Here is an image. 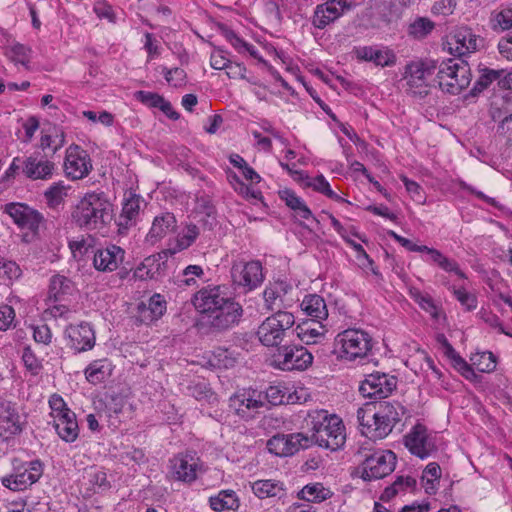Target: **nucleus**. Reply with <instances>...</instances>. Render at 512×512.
I'll list each match as a JSON object with an SVG mask.
<instances>
[{
  "label": "nucleus",
  "mask_w": 512,
  "mask_h": 512,
  "mask_svg": "<svg viewBox=\"0 0 512 512\" xmlns=\"http://www.w3.org/2000/svg\"><path fill=\"white\" fill-rule=\"evenodd\" d=\"M195 308L201 313L204 326L212 331H225L239 323L243 309L228 296L222 286L206 287L198 291L193 298Z\"/></svg>",
  "instance_id": "f257e3e1"
},
{
  "label": "nucleus",
  "mask_w": 512,
  "mask_h": 512,
  "mask_svg": "<svg viewBox=\"0 0 512 512\" xmlns=\"http://www.w3.org/2000/svg\"><path fill=\"white\" fill-rule=\"evenodd\" d=\"M113 219V204L104 192L86 193L72 207V223L85 231H100Z\"/></svg>",
  "instance_id": "f03ea898"
},
{
  "label": "nucleus",
  "mask_w": 512,
  "mask_h": 512,
  "mask_svg": "<svg viewBox=\"0 0 512 512\" xmlns=\"http://www.w3.org/2000/svg\"><path fill=\"white\" fill-rule=\"evenodd\" d=\"M404 407L399 402H380L378 406L360 407L357 410V421L361 433L370 439H383L401 420Z\"/></svg>",
  "instance_id": "7ed1b4c3"
},
{
  "label": "nucleus",
  "mask_w": 512,
  "mask_h": 512,
  "mask_svg": "<svg viewBox=\"0 0 512 512\" xmlns=\"http://www.w3.org/2000/svg\"><path fill=\"white\" fill-rule=\"evenodd\" d=\"M312 435V445L317 444L331 451L341 449L346 442L345 426L336 414L326 410H314L308 413Z\"/></svg>",
  "instance_id": "20e7f679"
},
{
  "label": "nucleus",
  "mask_w": 512,
  "mask_h": 512,
  "mask_svg": "<svg viewBox=\"0 0 512 512\" xmlns=\"http://www.w3.org/2000/svg\"><path fill=\"white\" fill-rule=\"evenodd\" d=\"M471 80V69L464 60L450 58L436 62L435 82L443 92L457 95L470 85Z\"/></svg>",
  "instance_id": "39448f33"
},
{
  "label": "nucleus",
  "mask_w": 512,
  "mask_h": 512,
  "mask_svg": "<svg viewBox=\"0 0 512 512\" xmlns=\"http://www.w3.org/2000/svg\"><path fill=\"white\" fill-rule=\"evenodd\" d=\"M294 324L295 317L291 312L279 310L262 321L256 335L264 346L276 347L292 332Z\"/></svg>",
  "instance_id": "423d86ee"
},
{
  "label": "nucleus",
  "mask_w": 512,
  "mask_h": 512,
  "mask_svg": "<svg viewBox=\"0 0 512 512\" xmlns=\"http://www.w3.org/2000/svg\"><path fill=\"white\" fill-rule=\"evenodd\" d=\"M335 349L341 359L347 361L362 359L372 349V338L364 330L350 328L336 336Z\"/></svg>",
  "instance_id": "0eeeda50"
},
{
  "label": "nucleus",
  "mask_w": 512,
  "mask_h": 512,
  "mask_svg": "<svg viewBox=\"0 0 512 512\" xmlns=\"http://www.w3.org/2000/svg\"><path fill=\"white\" fill-rule=\"evenodd\" d=\"M397 463V457L391 450H377L367 456L361 465V477L365 481L382 479L391 474Z\"/></svg>",
  "instance_id": "6e6552de"
},
{
  "label": "nucleus",
  "mask_w": 512,
  "mask_h": 512,
  "mask_svg": "<svg viewBox=\"0 0 512 512\" xmlns=\"http://www.w3.org/2000/svg\"><path fill=\"white\" fill-rule=\"evenodd\" d=\"M264 395L255 389H242L229 398V409L244 421L255 417L264 406Z\"/></svg>",
  "instance_id": "1a4fd4ad"
},
{
  "label": "nucleus",
  "mask_w": 512,
  "mask_h": 512,
  "mask_svg": "<svg viewBox=\"0 0 512 512\" xmlns=\"http://www.w3.org/2000/svg\"><path fill=\"white\" fill-rule=\"evenodd\" d=\"M313 361L312 354L300 345H285L273 355V365L284 371L305 370Z\"/></svg>",
  "instance_id": "9d476101"
},
{
  "label": "nucleus",
  "mask_w": 512,
  "mask_h": 512,
  "mask_svg": "<svg viewBox=\"0 0 512 512\" xmlns=\"http://www.w3.org/2000/svg\"><path fill=\"white\" fill-rule=\"evenodd\" d=\"M435 61H414L406 65L404 79L408 91L419 97L428 94V79L435 75Z\"/></svg>",
  "instance_id": "9b49d317"
},
{
  "label": "nucleus",
  "mask_w": 512,
  "mask_h": 512,
  "mask_svg": "<svg viewBox=\"0 0 512 512\" xmlns=\"http://www.w3.org/2000/svg\"><path fill=\"white\" fill-rule=\"evenodd\" d=\"M266 446L270 453L279 457H287L296 454L300 450L310 448L312 440L308 435L301 432L277 434L267 441Z\"/></svg>",
  "instance_id": "f8f14e48"
},
{
  "label": "nucleus",
  "mask_w": 512,
  "mask_h": 512,
  "mask_svg": "<svg viewBox=\"0 0 512 512\" xmlns=\"http://www.w3.org/2000/svg\"><path fill=\"white\" fill-rule=\"evenodd\" d=\"M43 474V464L39 460L24 463L15 472L2 479V484L13 491H22L36 483Z\"/></svg>",
  "instance_id": "ddd939ff"
},
{
  "label": "nucleus",
  "mask_w": 512,
  "mask_h": 512,
  "mask_svg": "<svg viewBox=\"0 0 512 512\" xmlns=\"http://www.w3.org/2000/svg\"><path fill=\"white\" fill-rule=\"evenodd\" d=\"M397 386V378L386 373L374 372L361 382L359 391L365 398H387Z\"/></svg>",
  "instance_id": "4468645a"
},
{
  "label": "nucleus",
  "mask_w": 512,
  "mask_h": 512,
  "mask_svg": "<svg viewBox=\"0 0 512 512\" xmlns=\"http://www.w3.org/2000/svg\"><path fill=\"white\" fill-rule=\"evenodd\" d=\"M201 461L195 452L179 453L170 459V474L173 479L182 482H193L201 469Z\"/></svg>",
  "instance_id": "2eb2a0df"
},
{
  "label": "nucleus",
  "mask_w": 512,
  "mask_h": 512,
  "mask_svg": "<svg viewBox=\"0 0 512 512\" xmlns=\"http://www.w3.org/2000/svg\"><path fill=\"white\" fill-rule=\"evenodd\" d=\"M293 287L286 281L278 280L266 286L263 291V298L266 309L279 311L282 308L291 307L294 299L291 296Z\"/></svg>",
  "instance_id": "dca6fc26"
},
{
  "label": "nucleus",
  "mask_w": 512,
  "mask_h": 512,
  "mask_svg": "<svg viewBox=\"0 0 512 512\" xmlns=\"http://www.w3.org/2000/svg\"><path fill=\"white\" fill-rule=\"evenodd\" d=\"M404 444L411 454L425 459L436 451L433 438L424 425L417 424L405 435Z\"/></svg>",
  "instance_id": "f3484780"
},
{
  "label": "nucleus",
  "mask_w": 512,
  "mask_h": 512,
  "mask_svg": "<svg viewBox=\"0 0 512 512\" xmlns=\"http://www.w3.org/2000/svg\"><path fill=\"white\" fill-rule=\"evenodd\" d=\"M231 276L234 284L253 290L264 280L262 265L253 260L247 263L237 262L231 268Z\"/></svg>",
  "instance_id": "a211bd4d"
},
{
  "label": "nucleus",
  "mask_w": 512,
  "mask_h": 512,
  "mask_svg": "<svg viewBox=\"0 0 512 512\" xmlns=\"http://www.w3.org/2000/svg\"><path fill=\"white\" fill-rule=\"evenodd\" d=\"M64 169L69 178L83 179L92 169L88 153L78 145H71L66 150Z\"/></svg>",
  "instance_id": "6ab92c4d"
},
{
  "label": "nucleus",
  "mask_w": 512,
  "mask_h": 512,
  "mask_svg": "<svg viewBox=\"0 0 512 512\" xmlns=\"http://www.w3.org/2000/svg\"><path fill=\"white\" fill-rule=\"evenodd\" d=\"M5 212L13 219L14 223L22 229H28L37 233L43 216L36 210L22 203H9L5 206Z\"/></svg>",
  "instance_id": "aec40b11"
},
{
  "label": "nucleus",
  "mask_w": 512,
  "mask_h": 512,
  "mask_svg": "<svg viewBox=\"0 0 512 512\" xmlns=\"http://www.w3.org/2000/svg\"><path fill=\"white\" fill-rule=\"evenodd\" d=\"M68 346L76 353L91 350L96 341L95 332L89 323L69 325L65 330Z\"/></svg>",
  "instance_id": "412c9836"
},
{
  "label": "nucleus",
  "mask_w": 512,
  "mask_h": 512,
  "mask_svg": "<svg viewBox=\"0 0 512 512\" xmlns=\"http://www.w3.org/2000/svg\"><path fill=\"white\" fill-rule=\"evenodd\" d=\"M23 424L16 404L11 401L0 400V436L9 439L20 434L23 430Z\"/></svg>",
  "instance_id": "4be33fe9"
},
{
  "label": "nucleus",
  "mask_w": 512,
  "mask_h": 512,
  "mask_svg": "<svg viewBox=\"0 0 512 512\" xmlns=\"http://www.w3.org/2000/svg\"><path fill=\"white\" fill-rule=\"evenodd\" d=\"M125 259V250L120 246L110 244L94 252L93 266L100 272L116 271Z\"/></svg>",
  "instance_id": "5701e85b"
},
{
  "label": "nucleus",
  "mask_w": 512,
  "mask_h": 512,
  "mask_svg": "<svg viewBox=\"0 0 512 512\" xmlns=\"http://www.w3.org/2000/svg\"><path fill=\"white\" fill-rule=\"evenodd\" d=\"M55 164L37 156H29L23 162V173L32 180H48L52 177Z\"/></svg>",
  "instance_id": "b1692460"
},
{
  "label": "nucleus",
  "mask_w": 512,
  "mask_h": 512,
  "mask_svg": "<svg viewBox=\"0 0 512 512\" xmlns=\"http://www.w3.org/2000/svg\"><path fill=\"white\" fill-rule=\"evenodd\" d=\"M253 494L259 499L278 498L286 496L283 482L275 479H263L250 483Z\"/></svg>",
  "instance_id": "393cba45"
},
{
  "label": "nucleus",
  "mask_w": 512,
  "mask_h": 512,
  "mask_svg": "<svg viewBox=\"0 0 512 512\" xmlns=\"http://www.w3.org/2000/svg\"><path fill=\"white\" fill-rule=\"evenodd\" d=\"M53 426L59 437L65 442H74L79 434L78 423L74 412H66L53 420Z\"/></svg>",
  "instance_id": "a878e982"
},
{
  "label": "nucleus",
  "mask_w": 512,
  "mask_h": 512,
  "mask_svg": "<svg viewBox=\"0 0 512 512\" xmlns=\"http://www.w3.org/2000/svg\"><path fill=\"white\" fill-rule=\"evenodd\" d=\"M83 485L87 486L90 493H102L110 489L111 484L107 479L106 471L97 466L85 469Z\"/></svg>",
  "instance_id": "bb28decb"
},
{
  "label": "nucleus",
  "mask_w": 512,
  "mask_h": 512,
  "mask_svg": "<svg viewBox=\"0 0 512 512\" xmlns=\"http://www.w3.org/2000/svg\"><path fill=\"white\" fill-rule=\"evenodd\" d=\"M341 17L340 9L334 5L332 0L319 4L315 7L312 24L315 28L324 29L331 23H334Z\"/></svg>",
  "instance_id": "cd10ccee"
},
{
  "label": "nucleus",
  "mask_w": 512,
  "mask_h": 512,
  "mask_svg": "<svg viewBox=\"0 0 512 512\" xmlns=\"http://www.w3.org/2000/svg\"><path fill=\"white\" fill-rule=\"evenodd\" d=\"M175 227V216L170 212L162 213L154 218L147 237L152 243H154L172 232Z\"/></svg>",
  "instance_id": "c85d7f7f"
},
{
  "label": "nucleus",
  "mask_w": 512,
  "mask_h": 512,
  "mask_svg": "<svg viewBox=\"0 0 512 512\" xmlns=\"http://www.w3.org/2000/svg\"><path fill=\"white\" fill-rule=\"evenodd\" d=\"M300 306L302 311L316 322L326 320L328 317V309L325 300L320 295H306Z\"/></svg>",
  "instance_id": "c756f323"
},
{
  "label": "nucleus",
  "mask_w": 512,
  "mask_h": 512,
  "mask_svg": "<svg viewBox=\"0 0 512 512\" xmlns=\"http://www.w3.org/2000/svg\"><path fill=\"white\" fill-rule=\"evenodd\" d=\"M75 290L74 283L64 275H54L50 279L48 299L54 302L62 301Z\"/></svg>",
  "instance_id": "7c9ffc66"
},
{
  "label": "nucleus",
  "mask_w": 512,
  "mask_h": 512,
  "mask_svg": "<svg viewBox=\"0 0 512 512\" xmlns=\"http://www.w3.org/2000/svg\"><path fill=\"white\" fill-rule=\"evenodd\" d=\"M65 144V133L57 125H52L42 131L40 146L43 150L49 149L52 153L57 152Z\"/></svg>",
  "instance_id": "2f4dec72"
},
{
  "label": "nucleus",
  "mask_w": 512,
  "mask_h": 512,
  "mask_svg": "<svg viewBox=\"0 0 512 512\" xmlns=\"http://www.w3.org/2000/svg\"><path fill=\"white\" fill-rule=\"evenodd\" d=\"M210 507L217 512L237 510L240 500L233 490H222L217 495L209 498Z\"/></svg>",
  "instance_id": "473e14b6"
},
{
  "label": "nucleus",
  "mask_w": 512,
  "mask_h": 512,
  "mask_svg": "<svg viewBox=\"0 0 512 512\" xmlns=\"http://www.w3.org/2000/svg\"><path fill=\"white\" fill-rule=\"evenodd\" d=\"M140 211V198L136 195L130 196L122 207V212L118 219L119 229H128L136 221Z\"/></svg>",
  "instance_id": "72a5a7b5"
},
{
  "label": "nucleus",
  "mask_w": 512,
  "mask_h": 512,
  "mask_svg": "<svg viewBox=\"0 0 512 512\" xmlns=\"http://www.w3.org/2000/svg\"><path fill=\"white\" fill-rule=\"evenodd\" d=\"M111 364L107 359H99L90 363L85 371L86 380L91 384L103 382L111 374Z\"/></svg>",
  "instance_id": "f704fd0d"
},
{
  "label": "nucleus",
  "mask_w": 512,
  "mask_h": 512,
  "mask_svg": "<svg viewBox=\"0 0 512 512\" xmlns=\"http://www.w3.org/2000/svg\"><path fill=\"white\" fill-rule=\"evenodd\" d=\"M456 52L459 55L471 53L478 49V43L482 40L471 31L469 28H461L455 35Z\"/></svg>",
  "instance_id": "c9c22d12"
},
{
  "label": "nucleus",
  "mask_w": 512,
  "mask_h": 512,
  "mask_svg": "<svg viewBox=\"0 0 512 512\" xmlns=\"http://www.w3.org/2000/svg\"><path fill=\"white\" fill-rule=\"evenodd\" d=\"M296 330L297 336L305 344L317 343L318 339L324 337L326 331L321 322H316L314 320H312L311 323L305 322L301 325H298Z\"/></svg>",
  "instance_id": "e433bc0d"
},
{
  "label": "nucleus",
  "mask_w": 512,
  "mask_h": 512,
  "mask_svg": "<svg viewBox=\"0 0 512 512\" xmlns=\"http://www.w3.org/2000/svg\"><path fill=\"white\" fill-rule=\"evenodd\" d=\"M333 493L322 483H310L305 485L299 492L300 498L309 502H322L329 499Z\"/></svg>",
  "instance_id": "4c0bfd02"
},
{
  "label": "nucleus",
  "mask_w": 512,
  "mask_h": 512,
  "mask_svg": "<svg viewBox=\"0 0 512 512\" xmlns=\"http://www.w3.org/2000/svg\"><path fill=\"white\" fill-rule=\"evenodd\" d=\"M409 295L433 319L437 320L439 318L440 308L429 294L421 292L418 288L411 287Z\"/></svg>",
  "instance_id": "58836bf2"
},
{
  "label": "nucleus",
  "mask_w": 512,
  "mask_h": 512,
  "mask_svg": "<svg viewBox=\"0 0 512 512\" xmlns=\"http://www.w3.org/2000/svg\"><path fill=\"white\" fill-rule=\"evenodd\" d=\"M126 406V400L124 397L115 395V396H109L106 399L105 402V409L103 411H100L99 417L102 418H108L111 425H116V421L118 418V415L121 414Z\"/></svg>",
  "instance_id": "ea45409f"
},
{
  "label": "nucleus",
  "mask_w": 512,
  "mask_h": 512,
  "mask_svg": "<svg viewBox=\"0 0 512 512\" xmlns=\"http://www.w3.org/2000/svg\"><path fill=\"white\" fill-rule=\"evenodd\" d=\"M160 256L152 255L134 270V277L139 280L154 279L160 270Z\"/></svg>",
  "instance_id": "a19ab883"
},
{
  "label": "nucleus",
  "mask_w": 512,
  "mask_h": 512,
  "mask_svg": "<svg viewBox=\"0 0 512 512\" xmlns=\"http://www.w3.org/2000/svg\"><path fill=\"white\" fill-rule=\"evenodd\" d=\"M416 486L415 478L411 476H398L395 481L388 487L385 488L381 499L390 500L399 492H405L409 489H413Z\"/></svg>",
  "instance_id": "79ce46f5"
},
{
  "label": "nucleus",
  "mask_w": 512,
  "mask_h": 512,
  "mask_svg": "<svg viewBox=\"0 0 512 512\" xmlns=\"http://www.w3.org/2000/svg\"><path fill=\"white\" fill-rule=\"evenodd\" d=\"M472 365L476 367V369L483 373H490L496 369L497 360L495 355L490 351H484L475 353L471 357Z\"/></svg>",
  "instance_id": "37998d69"
},
{
  "label": "nucleus",
  "mask_w": 512,
  "mask_h": 512,
  "mask_svg": "<svg viewBox=\"0 0 512 512\" xmlns=\"http://www.w3.org/2000/svg\"><path fill=\"white\" fill-rule=\"evenodd\" d=\"M46 203L50 208H57L67 197V187L62 183H54L44 193Z\"/></svg>",
  "instance_id": "c03bdc74"
},
{
  "label": "nucleus",
  "mask_w": 512,
  "mask_h": 512,
  "mask_svg": "<svg viewBox=\"0 0 512 512\" xmlns=\"http://www.w3.org/2000/svg\"><path fill=\"white\" fill-rule=\"evenodd\" d=\"M307 185L309 187H312L315 191L325 195L326 197L337 201V202H344L345 200L339 196L337 193H335L331 187L329 182L326 180V178L323 175H319L313 179H311Z\"/></svg>",
  "instance_id": "a18cd8bd"
},
{
  "label": "nucleus",
  "mask_w": 512,
  "mask_h": 512,
  "mask_svg": "<svg viewBox=\"0 0 512 512\" xmlns=\"http://www.w3.org/2000/svg\"><path fill=\"white\" fill-rule=\"evenodd\" d=\"M6 54L15 64L27 66L31 58V49L23 44L16 43L7 49Z\"/></svg>",
  "instance_id": "49530a36"
},
{
  "label": "nucleus",
  "mask_w": 512,
  "mask_h": 512,
  "mask_svg": "<svg viewBox=\"0 0 512 512\" xmlns=\"http://www.w3.org/2000/svg\"><path fill=\"white\" fill-rule=\"evenodd\" d=\"M199 236V228L194 224L187 225L179 233L176 242V248L181 251L190 247Z\"/></svg>",
  "instance_id": "de8ad7c7"
},
{
  "label": "nucleus",
  "mask_w": 512,
  "mask_h": 512,
  "mask_svg": "<svg viewBox=\"0 0 512 512\" xmlns=\"http://www.w3.org/2000/svg\"><path fill=\"white\" fill-rule=\"evenodd\" d=\"M434 29V23L428 18H417L409 25L408 34L414 38H424Z\"/></svg>",
  "instance_id": "09e8293b"
},
{
  "label": "nucleus",
  "mask_w": 512,
  "mask_h": 512,
  "mask_svg": "<svg viewBox=\"0 0 512 512\" xmlns=\"http://www.w3.org/2000/svg\"><path fill=\"white\" fill-rule=\"evenodd\" d=\"M503 71L485 69L472 88V93L476 94L486 89L493 81L502 78Z\"/></svg>",
  "instance_id": "8fccbe9b"
},
{
  "label": "nucleus",
  "mask_w": 512,
  "mask_h": 512,
  "mask_svg": "<svg viewBox=\"0 0 512 512\" xmlns=\"http://www.w3.org/2000/svg\"><path fill=\"white\" fill-rule=\"evenodd\" d=\"M440 477L441 468L438 463L431 462L425 467L422 481H425V489L427 492H429V490H435L434 482L439 481Z\"/></svg>",
  "instance_id": "3c124183"
},
{
  "label": "nucleus",
  "mask_w": 512,
  "mask_h": 512,
  "mask_svg": "<svg viewBox=\"0 0 512 512\" xmlns=\"http://www.w3.org/2000/svg\"><path fill=\"white\" fill-rule=\"evenodd\" d=\"M452 292L460 304L467 310L472 311L477 307V298L464 288L452 287Z\"/></svg>",
  "instance_id": "603ef678"
},
{
  "label": "nucleus",
  "mask_w": 512,
  "mask_h": 512,
  "mask_svg": "<svg viewBox=\"0 0 512 512\" xmlns=\"http://www.w3.org/2000/svg\"><path fill=\"white\" fill-rule=\"evenodd\" d=\"M497 134L506 145L512 147V112L500 121Z\"/></svg>",
  "instance_id": "864d4df0"
},
{
  "label": "nucleus",
  "mask_w": 512,
  "mask_h": 512,
  "mask_svg": "<svg viewBox=\"0 0 512 512\" xmlns=\"http://www.w3.org/2000/svg\"><path fill=\"white\" fill-rule=\"evenodd\" d=\"M372 62L378 66H392L396 62L395 54L389 49H377L373 52Z\"/></svg>",
  "instance_id": "5fc2aeb1"
},
{
  "label": "nucleus",
  "mask_w": 512,
  "mask_h": 512,
  "mask_svg": "<svg viewBox=\"0 0 512 512\" xmlns=\"http://www.w3.org/2000/svg\"><path fill=\"white\" fill-rule=\"evenodd\" d=\"M22 360L25 367L33 374L37 375L42 369L41 361L35 356L30 347H25L22 354Z\"/></svg>",
  "instance_id": "6e6d98bb"
},
{
  "label": "nucleus",
  "mask_w": 512,
  "mask_h": 512,
  "mask_svg": "<svg viewBox=\"0 0 512 512\" xmlns=\"http://www.w3.org/2000/svg\"><path fill=\"white\" fill-rule=\"evenodd\" d=\"M204 275L203 268L200 265H189L182 272V279L180 283L185 286H192L196 284L195 277L201 278Z\"/></svg>",
  "instance_id": "4d7b16f0"
},
{
  "label": "nucleus",
  "mask_w": 512,
  "mask_h": 512,
  "mask_svg": "<svg viewBox=\"0 0 512 512\" xmlns=\"http://www.w3.org/2000/svg\"><path fill=\"white\" fill-rule=\"evenodd\" d=\"M452 366L467 380L474 381L477 378L473 365L468 364L461 356L452 361Z\"/></svg>",
  "instance_id": "13d9d810"
},
{
  "label": "nucleus",
  "mask_w": 512,
  "mask_h": 512,
  "mask_svg": "<svg viewBox=\"0 0 512 512\" xmlns=\"http://www.w3.org/2000/svg\"><path fill=\"white\" fill-rule=\"evenodd\" d=\"M135 98L146 106L153 108H158L164 99L159 94L148 91H137Z\"/></svg>",
  "instance_id": "bf43d9fd"
},
{
  "label": "nucleus",
  "mask_w": 512,
  "mask_h": 512,
  "mask_svg": "<svg viewBox=\"0 0 512 512\" xmlns=\"http://www.w3.org/2000/svg\"><path fill=\"white\" fill-rule=\"evenodd\" d=\"M49 406L51 408V416L53 419L59 417L66 412H72L64 402L63 398L58 394H53L49 399Z\"/></svg>",
  "instance_id": "052dcab7"
},
{
  "label": "nucleus",
  "mask_w": 512,
  "mask_h": 512,
  "mask_svg": "<svg viewBox=\"0 0 512 512\" xmlns=\"http://www.w3.org/2000/svg\"><path fill=\"white\" fill-rule=\"evenodd\" d=\"M93 239L91 237L87 239H80V240H72L69 241V248L74 256V258L78 256H83L88 253L89 249L92 247L91 242Z\"/></svg>",
  "instance_id": "680f3d73"
},
{
  "label": "nucleus",
  "mask_w": 512,
  "mask_h": 512,
  "mask_svg": "<svg viewBox=\"0 0 512 512\" xmlns=\"http://www.w3.org/2000/svg\"><path fill=\"white\" fill-rule=\"evenodd\" d=\"M164 77L168 83L178 87L185 83L186 73L181 68L165 69Z\"/></svg>",
  "instance_id": "e2e57ef3"
},
{
  "label": "nucleus",
  "mask_w": 512,
  "mask_h": 512,
  "mask_svg": "<svg viewBox=\"0 0 512 512\" xmlns=\"http://www.w3.org/2000/svg\"><path fill=\"white\" fill-rule=\"evenodd\" d=\"M455 6L454 0H437L432 6V12L437 15L447 16L453 13Z\"/></svg>",
  "instance_id": "0e129e2a"
},
{
  "label": "nucleus",
  "mask_w": 512,
  "mask_h": 512,
  "mask_svg": "<svg viewBox=\"0 0 512 512\" xmlns=\"http://www.w3.org/2000/svg\"><path fill=\"white\" fill-rule=\"evenodd\" d=\"M15 318V311L11 306L5 305L0 308V330H7L11 327Z\"/></svg>",
  "instance_id": "69168bd1"
},
{
  "label": "nucleus",
  "mask_w": 512,
  "mask_h": 512,
  "mask_svg": "<svg viewBox=\"0 0 512 512\" xmlns=\"http://www.w3.org/2000/svg\"><path fill=\"white\" fill-rule=\"evenodd\" d=\"M137 310L138 315L136 316V318L142 324H150L151 322L159 319L157 316H154V312L144 302H141L138 305Z\"/></svg>",
  "instance_id": "338daca9"
},
{
  "label": "nucleus",
  "mask_w": 512,
  "mask_h": 512,
  "mask_svg": "<svg viewBox=\"0 0 512 512\" xmlns=\"http://www.w3.org/2000/svg\"><path fill=\"white\" fill-rule=\"evenodd\" d=\"M496 22L502 30L512 28V7H507L501 10L496 15Z\"/></svg>",
  "instance_id": "774afa93"
}]
</instances>
